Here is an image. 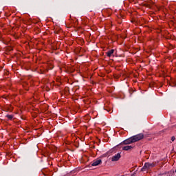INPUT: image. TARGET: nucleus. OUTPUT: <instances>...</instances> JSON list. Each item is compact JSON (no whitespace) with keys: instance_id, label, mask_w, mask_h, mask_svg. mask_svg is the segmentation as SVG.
<instances>
[{"instance_id":"1","label":"nucleus","mask_w":176,"mask_h":176,"mask_svg":"<svg viewBox=\"0 0 176 176\" xmlns=\"http://www.w3.org/2000/svg\"><path fill=\"white\" fill-rule=\"evenodd\" d=\"M156 164L155 163L146 162L144 166L142 168L141 171H149L151 168H153Z\"/></svg>"},{"instance_id":"2","label":"nucleus","mask_w":176,"mask_h":176,"mask_svg":"<svg viewBox=\"0 0 176 176\" xmlns=\"http://www.w3.org/2000/svg\"><path fill=\"white\" fill-rule=\"evenodd\" d=\"M143 138H144V134L142 133H140L134 136H132V140H133V142H137V141H140V140H142Z\"/></svg>"},{"instance_id":"3","label":"nucleus","mask_w":176,"mask_h":176,"mask_svg":"<svg viewBox=\"0 0 176 176\" xmlns=\"http://www.w3.org/2000/svg\"><path fill=\"white\" fill-rule=\"evenodd\" d=\"M134 143V140H133V137H131L122 142L123 145H129V144Z\"/></svg>"},{"instance_id":"4","label":"nucleus","mask_w":176,"mask_h":176,"mask_svg":"<svg viewBox=\"0 0 176 176\" xmlns=\"http://www.w3.org/2000/svg\"><path fill=\"white\" fill-rule=\"evenodd\" d=\"M121 155L120 153H118L117 154H116L114 156H113L111 157V161L112 162H118V160H119V159H120Z\"/></svg>"},{"instance_id":"5","label":"nucleus","mask_w":176,"mask_h":176,"mask_svg":"<svg viewBox=\"0 0 176 176\" xmlns=\"http://www.w3.org/2000/svg\"><path fill=\"white\" fill-rule=\"evenodd\" d=\"M101 160H97L94 161V162L91 164V166H98L101 163Z\"/></svg>"},{"instance_id":"6","label":"nucleus","mask_w":176,"mask_h":176,"mask_svg":"<svg viewBox=\"0 0 176 176\" xmlns=\"http://www.w3.org/2000/svg\"><path fill=\"white\" fill-rule=\"evenodd\" d=\"M133 148H134L133 146H125L122 147V151H131Z\"/></svg>"},{"instance_id":"7","label":"nucleus","mask_w":176,"mask_h":176,"mask_svg":"<svg viewBox=\"0 0 176 176\" xmlns=\"http://www.w3.org/2000/svg\"><path fill=\"white\" fill-rule=\"evenodd\" d=\"M114 52H115V50H109V51L107 52V57H111L112 54H113Z\"/></svg>"},{"instance_id":"8","label":"nucleus","mask_w":176,"mask_h":176,"mask_svg":"<svg viewBox=\"0 0 176 176\" xmlns=\"http://www.w3.org/2000/svg\"><path fill=\"white\" fill-rule=\"evenodd\" d=\"M6 117H7L8 119H10V120L13 119V116H12V115H7Z\"/></svg>"},{"instance_id":"9","label":"nucleus","mask_w":176,"mask_h":176,"mask_svg":"<svg viewBox=\"0 0 176 176\" xmlns=\"http://www.w3.org/2000/svg\"><path fill=\"white\" fill-rule=\"evenodd\" d=\"M171 141H173V142L175 141V137L173 136L171 138Z\"/></svg>"}]
</instances>
